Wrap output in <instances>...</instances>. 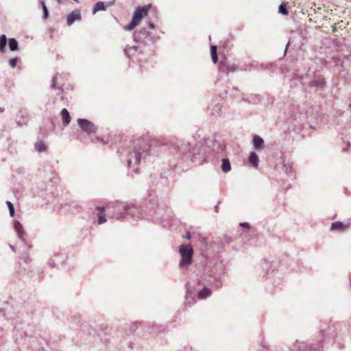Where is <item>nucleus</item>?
<instances>
[{"instance_id": "nucleus-1", "label": "nucleus", "mask_w": 351, "mask_h": 351, "mask_svg": "<svg viewBox=\"0 0 351 351\" xmlns=\"http://www.w3.org/2000/svg\"><path fill=\"white\" fill-rule=\"evenodd\" d=\"M150 8L151 4L138 7L133 14L132 21L125 27V29L131 31L138 25L143 18L147 15Z\"/></svg>"}, {"instance_id": "nucleus-2", "label": "nucleus", "mask_w": 351, "mask_h": 351, "mask_svg": "<svg viewBox=\"0 0 351 351\" xmlns=\"http://www.w3.org/2000/svg\"><path fill=\"white\" fill-rule=\"evenodd\" d=\"M179 252L182 256V260L180 262V267H182L184 265L191 264L193 254V247L190 245H181Z\"/></svg>"}, {"instance_id": "nucleus-3", "label": "nucleus", "mask_w": 351, "mask_h": 351, "mask_svg": "<svg viewBox=\"0 0 351 351\" xmlns=\"http://www.w3.org/2000/svg\"><path fill=\"white\" fill-rule=\"evenodd\" d=\"M78 124L81 130L87 133L88 135L95 134L97 132V128L90 121L85 119H79L77 120Z\"/></svg>"}, {"instance_id": "nucleus-4", "label": "nucleus", "mask_w": 351, "mask_h": 351, "mask_svg": "<svg viewBox=\"0 0 351 351\" xmlns=\"http://www.w3.org/2000/svg\"><path fill=\"white\" fill-rule=\"evenodd\" d=\"M149 145L145 140H138L135 147V158L136 160H139L143 153L148 150Z\"/></svg>"}, {"instance_id": "nucleus-5", "label": "nucleus", "mask_w": 351, "mask_h": 351, "mask_svg": "<svg viewBox=\"0 0 351 351\" xmlns=\"http://www.w3.org/2000/svg\"><path fill=\"white\" fill-rule=\"evenodd\" d=\"M81 18L80 11L79 10H75L68 14L66 23L68 25H71L75 21H80Z\"/></svg>"}, {"instance_id": "nucleus-6", "label": "nucleus", "mask_w": 351, "mask_h": 351, "mask_svg": "<svg viewBox=\"0 0 351 351\" xmlns=\"http://www.w3.org/2000/svg\"><path fill=\"white\" fill-rule=\"evenodd\" d=\"M114 2H115V0H112V1L108 2L106 4H105V3L101 2V1L97 2L93 8V14H95L98 11L106 10V7L113 5Z\"/></svg>"}, {"instance_id": "nucleus-7", "label": "nucleus", "mask_w": 351, "mask_h": 351, "mask_svg": "<svg viewBox=\"0 0 351 351\" xmlns=\"http://www.w3.org/2000/svg\"><path fill=\"white\" fill-rule=\"evenodd\" d=\"M349 223H344L341 221H335L331 225V230L342 232L349 228Z\"/></svg>"}, {"instance_id": "nucleus-8", "label": "nucleus", "mask_w": 351, "mask_h": 351, "mask_svg": "<svg viewBox=\"0 0 351 351\" xmlns=\"http://www.w3.org/2000/svg\"><path fill=\"white\" fill-rule=\"evenodd\" d=\"M264 141L258 135H255L253 138V145L256 149H261L263 147Z\"/></svg>"}, {"instance_id": "nucleus-9", "label": "nucleus", "mask_w": 351, "mask_h": 351, "mask_svg": "<svg viewBox=\"0 0 351 351\" xmlns=\"http://www.w3.org/2000/svg\"><path fill=\"white\" fill-rule=\"evenodd\" d=\"M96 209L99 211L97 213L98 223L99 224L105 223L106 221V219L104 207H97Z\"/></svg>"}, {"instance_id": "nucleus-10", "label": "nucleus", "mask_w": 351, "mask_h": 351, "mask_svg": "<svg viewBox=\"0 0 351 351\" xmlns=\"http://www.w3.org/2000/svg\"><path fill=\"white\" fill-rule=\"evenodd\" d=\"M60 114L64 125H68L71 121V117L68 110L66 108H64L62 110Z\"/></svg>"}, {"instance_id": "nucleus-11", "label": "nucleus", "mask_w": 351, "mask_h": 351, "mask_svg": "<svg viewBox=\"0 0 351 351\" xmlns=\"http://www.w3.org/2000/svg\"><path fill=\"white\" fill-rule=\"evenodd\" d=\"M258 157L255 152H252L249 157V162L252 166L257 168L258 166Z\"/></svg>"}, {"instance_id": "nucleus-12", "label": "nucleus", "mask_w": 351, "mask_h": 351, "mask_svg": "<svg viewBox=\"0 0 351 351\" xmlns=\"http://www.w3.org/2000/svg\"><path fill=\"white\" fill-rule=\"evenodd\" d=\"M211 294V290L208 288H204L202 290H201L198 294V298L199 299H204L207 298L208 296L210 295Z\"/></svg>"}, {"instance_id": "nucleus-13", "label": "nucleus", "mask_w": 351, "mask_h": 351, "mask_svg": "<svg viewBox=\"0 0 351 351\" xmlns=\"http://www.w3.org/2000/svg\"><path fill=\"white\" fill-rule=\"evenodd\" d=\"M221 169H222L223 171H224L225 173H227L230 171L231 166H230V161L228 159L223 158L222 160Z\"/></svg>"}, {"instance_id": "nucleus-14", "label": "nucleus", "mask_w": 351, "mask_h": 351, "mask_svg": "<svg viewBox=\"0 0 351 351\" xmlns=\"http://www.w3.org/2000/svg\"><path fill=\"white\" fill-rule=\"evenodd\" d=\"M7 44V38L5 35L3 34L0 36V52L4 53Z\"/></svg>"}, {"instance_id": "nucleus-15", "label": "nucleus", "mask_w": 351, "mask_h": 351, "mask_svg": "<svg viewBox=\"0 0 351 351\" xmlns=\"http://www.w3.org/2000/svg\"><path fill=\"white\" fill-rule=\"evenodd\" d=\"M210 54H211L212 60L213 61L214 63H216L218 60L217 53V46L212 45L210 47Z\"/></svg>"}, {"instance_id": "nucleus-16", "label": "nucleus", "mask_w": 351, "mask_h": 351, "mask_svg": "<svg viewBox=\"0 0 351 351\" xmlns=\"http://www.w3.org/2000/svg\"><path fill=\"white\" fill-rule=\"evenodd\" d=\"M35 149L37 152H41L47 150V146L43 141H38L35 144Z\"/></svg>"}, {"instance_id": "nucleus-17", "label": "nucleus", "mask_w": 351, "mask_h": 351, "mask_svg": "<svg viewBox=\"0 0 351 351\" xmlns=\"http://www.w3.org/2000/svg\"><path fill=\"white\" fill-rule=\"evenodd\" d=\"M9 47L11 51H16L19 48L18 42L14 38L9 39Z\"/></svg>"}, {"instance_id": "nucleus-18", "label": "nucleus", "mask_w": 351, "mask_h": 351, "mask_svg": "<svg viewBox=\"0 0 351 351\" xmlns=\"http://www.w3.org/2000/svg\"><path fill=\"white\" fill-rule=\"evenodd\" d=\"M287 3H282L280 5L278 8V12L283 15H288L289 12L287 9Z\"/></svg>"}, {"instance_id": "nucleus-19", "label": "nucleus", "mask_w": 351, "mask_h": 351, "mask_svg": "<svg viewBox=\"0 0 351 351\" xmlns=\"http://www.w3.org/2000/svg\"><path fill=\"white\" fill-rule=\"evenodd\" d=\"M324 84V80L321 77L311 82V85L313 86H323Z\"/></svg>"}, {"instance_id": "nucleus-20", "label": "nucleus", "mask_w": 351, "mask_h": 351, "mask_svg": "<svg viewBox=\"0 0 351 351\" xmlns=\"http://www.w3.org/2000/svg\"><path fill=\"white\" fill-rule=\"evenodd\" d=\"M40 3L43 10V18H44V19H47L49 16V12H48V10L46 7V5L45 3V1L43 0H40Z\"/></svg>"}, {"instance_id": "nucleus-21", "label": "nucleus", "mask_w": 351, "mask_h": 351, "mask_svg": "<svg viewBox=\"0 0 351 351\" xmlns=\"http://www.w3.org/2000/svg\"><path fill=\"white\" fill-rule=\"evenodd\" d=\"M6 204H7L8 207L9 208V211H10V215L12 217H14V208L13 204L10 202H9V201H7Z\"/></svg>"}, {"instance_id": "nucleus-22", "label": "nucleus", "mask_w": 351, "mask_h": 351, "mask_svg": "<svg viewBox=\"0 0 351 351\" xmlns=\"http://www.w3.org/2000/svg\"><path fill=\"white\" fill-rule=\"evenodd\" d=\"M18 62V58H13L10 60L9 64L12 67L14 68Z\"/></svg>"}, {"instance_id": "nucleus-23", "label": "nucleus", "mask_w": 351, "mask_h": 351, "mask_svg": "<svg viewBox=\"0 0 351 351\" xmlns=\"http://www.w3.org/2000/svg\"><path fill=\"white\" fill-rule=\"evenodd\" d=\"M336 25H337L338 28L343 29L346 27L347 23H346L344 21H341L338 23H336Z\"/></svg>"}, {"instance_id": "nucleus-24", "label": "nucleus", "mask_w": 351, "mask_h": 351, "mask_svg": "<svg viewBox=\"0 0 351 351\" xmlns=\"http://www.w3.org/2000/svg\"><path fill=\"white\" fill-rule=\"evenodd\" d=\"M93 141L96 142V143H97V142H99V143H103V144L106 143V141H105V140H104V138H101V137H99V136H96V137H95V140H93Z\"/></svg>"}, {"instance_id": "nucleus-25", "label": "nucleus", "mask_w": 351, "mask_h": 351, "mask_svg": "<svg viewBox=\"0 0 351 351\" xmlns=\"http://www.w3.org/2000/svg\"><path fill=\"white\" fill-rule=\"evenodd\" d=\"M14 226L17 231H20L21 229L22 228V226L19 222H16Z\"/></svg>"}, {"instance_id": "nucleus-26", "label": "nucleus", "mask_w": 351, "mask_h": 351, "mask_svg": "<svg viewBox=\"0 0 351 351\" xmlns=\"http://www.w3.org/2000/svg\"><path fill=\"white\" fill-rule=\"evenodd\" d=\"M337 28H338L337 25H336V23H335V25L332 26V32H336L337 30Z\"/></svg>"}, {"instance_id": "nucleus-27", "label": "nucleus", "mask_w": 351, "mask_h": 351, "mask_svg": "<svg viewBox=\"0 0 351 351\" xmlns=\"http://www.w3.org/2000/svg\"><path fill=\"white\" fill-rule=\"evenodd\" d=\"M240 225H241V226L245 227V228H250V225H249V223H246V222H245V223H241Z\"/></svg>"}, {"instance_id": "nucleus-28", "label": "nucleus", "mask_w": 351, "mask_h": 351, "mask_svg": "<svg viewBox=\"0 0 351 351\" xmlns=\"http://www.w3.org/2000/svg\"><path fill=\"white\" fill-rule=\"evenodd\" d=\"M220 69L223 71V66L222 63H221V64H220Z\"/></svg>"}, {"instance_id": "nucleus-29", "label": "nucleus", "mask_w": 351, "mask_h": 351, "mask_svg": "<svg viewBox=\"0 0 351 351\" xmlns=\"http://www.w3.org/2000/svg\"><path fill=\"white\" fill-rule=\"evenodd\" d=\"M150 27L154 28V25L152 23L150 24Z\"/></svg>"}, {"instance_id": "nucleus-30", "label": "nucleus", "mask_w": 351, "mask_h": 351, "mask_svg": "<svg viewBox=\"0 0 351 351\" xmlns=\"http://www.w3.org/2000/svg\"><path fill=\"white\" fill-rule=\"evenodd\" d=\"M190 238H191L190 234H188V235H187V239H189Z\"/></svg>"}, {"instance_id": "nucleus-31", "label": "nucleus", "mask_w": 351, "mask_h": 351, "mask_svg": "<svg viewBox=\"0 0 351 351\" xmlns=\"http://www.w3.org/2000/svg\"><path fill=\"white\" fill-rule=\"evenodd\" d=\"M74 1H76V2H78V1H77V0H74Z\"/></svg>"}]
</instances>
